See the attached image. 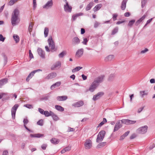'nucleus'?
I'll list each match as a JSON object with an SVG mask.
<instances>
[{
    "mask_svg": "<svg viewBox=\"0 0 155 155\" xmlns=\"http://www.w3.org/2000/svg\"><path fill=\"white\" fill-rule=\"evenodd\" d=\"M43 122L42 120H40L37 122V124L38 125L42 126L43 125Z\"/></svg>",
    "mask_w": 155,
    "mask_h": 155,
    "instance_id": "44",
    "label": "nucleus"
},
{
    "mask_svg": "<svg viewBox=\"0 0 155 155\" xmlns=\"http://www.w3.org/2000/svg\"><path fill=\"white\" fill-rule=\"evenodd\" d=\"M72 8L71 6L69 5L68 2H66V4L64 5V11L68 12H71L72 11Z\"/></svg>",
    "mask_w": 155,
    "mask_h": 155,
    "instance_id": "10",
    "label": "nucleus"
},
{
    "mask_svg": "<svg viewBox=\"0 0 155 155\" xmlns=\"http://www.w3.org/2000/svg\"><path fill=\"white\" fill-rule=\"evenodd\" d=\"M49 32V29L47 27H45L44 29V35L45 37H46L48 35Z\"/></svg>",
    "mask_w": 155,
    "mask_h": 155,
    "instance_id": "34",
    "label": "nucleus"
},
{
    "mask_svg": "<svg viewBox=\"0 0 155 155\" xmlns=\"http://www.w3.org/2000/svg\"><path fill=\"white\" fill-rule=\"evenodd\" d=\"M147 126L145 125L138 128L137 130V132L139 134H143L146 133L147 131Z\"/></svg>",
    "mask_w": 155,
    "mask_h": 155,
    "instance_id": "5",
    "label": "nucleus"
},
{
    "mask_svg": "<svg viewBox=\"0 0 155 155\" xmlns=\"http://www.w3.org/2000/svg\"><path fill=\"white\" fill-rule=\"evenodd\" d=\"M51 112H52L51 111H50V112H49L48 111H45V112H44V115H45L46 117H48L51 116Z\"/></svg>",
    "mask_w": 155,
    "mask_h": 155,
    "instance_id": "35",
    "label": "nucleus"
},
{
    "mask_svg": "<svg viewBox=\"0 0 155 155\" xmlns=\"http://www.w3.org/2000/svg\"><path fill=\"white\" fill-rule=\"evenodd\" d=\"M59 140L55 138H52L50 140L51 143L54 144H58L59 142Z\"/></svg>",
    "mask_w": 155,
    "mask_h": 155,
    "instance_id": "25",
    "label": "nucleus"
},
{
    "mask_svg": "<svg viewBox=\"0 0 155 155\" xmlns=\"http://www.w3.org/2000/svg\"><path fill=\"white\" fill-rule=\"evenodd\" d=\"M38 111L39 112L42 114H44V112H45V111L42 109L39 108H38Z\"/></svg>",
    "mask_w": 155,
    "mask_h": 155,
    "instance_id": "52",
    "label": "nucleus"
},
{
    "mask_svg": "<svg viewBox=\"0 0 155 155\" xmlns=\"http://www.w3.org/2000/svg\"><path fill=\"white\" fill-rule=\"evenodd\" d=\"M148 49H147V48H145L144 50L141 51L140 53L141 54L144 53H146V52H147V51H148Z\"/></svg>",
    "mask_w": 155,
    "mask_h": 155,
    "instance_id": "58",
    "label": "nucleus"
},
{
    "mask_svg": "<svg viewBox=\"0 0 155 155\" xmlns=\"http://www.w3.org/2000/svg\"><path fill=\"white\" fill-rule=\"evenodd\" d=\"M37 6L36 0H33V9H35Z\"/></svg>",
    "mask_w": 155,
    "mask_h": 155,
    "instance_id": "46",
    "label": "nucleus"
},
{
    "mask_svg": "<svg viewBox=\"0 0 155 155\" xmlns=\"http://www.w3.org/2000/svg\"><path fill=\"white\" fill-rule=\"evenodd\" d=\"M38 54L41 58H45V51H43L40 48H38Z\"/></svg>",
    "mask_w": 155,
    "mask_h": 155,
    "instance_id": "16",
    "label": "nucleus"
},
{
    "mask_svg": "<svg viewBox=\"0 0 155 155\" xmlns=\"http://www.w3.org/2000/svg\"><path fill=\"white\" fill-rule=\"evenodd\" d=\"M8 79L7 78L2 79L0 80V87L8 82Z\"/></svg>",
    "mask_w": 155,
    "mask_h": 155,
    "instance_id": "20",
    "label": "nucleus"
},
{
    "mask_svg": "<svg viewBox=\"0 0 155 155\" xmlns=\"http://www.w3.org/2000/svg\"><path fill=\"white\" fill-rule=\"evenodd\" d=\"M84 52V49L81 48L78 49L76 53V55L78 57H80L83 55Z\"/></svg>",
    "mask_w": 155,
    "mask_h": 155,
    "instance_id": "18",
    "label": "nucleus"
},
{
    "mask_svg": "<svg viewBox=\"0 0 155 155\" xmlns=\"http://www.w3.org/2000/svg\"><path fill=\"white\" fill-rule=\"evenodd\" d=\"M94 3L93 2H90L86 7L85 10L87 11L90 10L94 5Z\"/></svg>",
    "mask_w": 155,
    "mask_h": 155,
    "instance_id": "24",
    "label": "nucleus"
},
{
    "mask_svg": "<svg viewBox=\"0 0 155 155\" xmlns=\"http://www.w3.org/2000/svg\"><path fill=\"white\" fill-rule=\"evenodd\" d=\"M130 15V13L129 12H126L124 14V16L126 17H129Z\"/></svg>",
    "mask_w": 155,
    "mask_h": 155,
    "instance_id": "61",
    "label": "nucleus"
},
{
    "mask_svg": "<svg viewBox=\"0 0 155 155\" xmlns=\"http://www.w3.org/2000/svg\"><path fill=\"white\" fill-rule=\"evenodd\" d=\"M104 94V93L103 92H100L98 93L97 94L94 96L93 100L95 101L99 99H100L101 97H102Z\"/></svg>",
    "mask_w": 155,
    "mask_h": 155,
    "instance_id": "9",
    "label": "nucleus"
},
{
    "mask_svg": "<svg viewBox=\"0 0 155 155\" xmlns=\"http://www.w3.org/2000/svg\"><path fill=\"white\" fill-rule=\"evenodd\" d=\"M118 31V28L117 27H116L115 28H114L113 30L112 33L111 35H113L116 34Z\"/></svg>",
    "mask_w": 155,
    "mask_h": 155,
    "instance_id": "40",
    "label": "nucleus"
},
{
    "mask_svg": "<svg viewBox=\"0 0 155 155\" xmlns=\"http://www.w3.org/2000/svg\"><path fill=\"white\" fill-rule=\"evenodd\" d=\"M100 24V23L97 21H95L94 25V27L95 28H97Z\"/></svg>",
    "mask_w": 155,
    "mask_h": 155,
    "instance_id": "47",
    "label": "nucleus"
},
{
    "mask_svg": "<svg viewBox=\"0 0 155 155\" xmlns=\"http://www.w3.org/2000/svg\"><path fill=\"white\" fill-rule=\"evenodd\" d=\"M61 65V62L58 61L54 64L51 67V70H54L56 69L59 68Z\"/></svg>",
    "mask_w": 155,
    "mask_h": 155,
    "instance_id": "11",
    "label": "nucleus"
},
{
    "mask_svg": "<svg viewBox=\"0 0 155 155\" xmlns=\"http://www.w3.org/2000/svg\"><path fill=\"white\" fill-rule=\"evenodd\" d=\"M4 62L5 63H6L7 61L8 58L5 55H4Z\"/></svg>",
    "mask_w": 155,
    "mask_h": 155,
    "instance_id": "62",
    "label": "nucleus"
},
{
    "mask_svg": "<svg viewBox=\"0 0 155 155\" xmlns=\"http://www.w3.org/2000/svg\"><path fill=\"white\" fill-rule=\"evenodd\" d=\"M51 116L52 117L54 120L55 121H57L59 119V118L58 117V116L55 114L53 112H51Z\"/></svg>",
    "mask_w": 155,
    "mask_h": 155,
    "instance_id": "32",
    "label": "nucleus"
},
{
    "mask_svg": "<svg viewBox=\"0 0 155 155\" xmlns=\"http://www.w3.org/2000/svg\"><path fill=\"white\" fill-rule=\"evenodd\" d=\"M135 22V20L133 19L129 21L128 24V26L131 27L134 23Z\"/></svg>",
    "mask_w": 155,
    "mask_h": 155,
    "instance_id": "37",
    "label": "nucleus"
},
{
    "mask_svg": "<svg viewBox=\"0 0 155 155\" xmlns=\"http://www.w3.org/2000/svg\"><path fill=\"white\" fill-rule=\"evenodd\" d=\"M84 147L86 149H89L92 147V141L90 139H87L84 143Z\"/></svg>",
    "mask_w": 155,
    "mask_h": 155,
    "instance_id": "7",
    "label": "nucleus"
},
{
    "mask_svg": "<svg viewBox=\"0 0 155 155\" xmlns=\"http://www.w3.org/2000/svg\"><path fill=\"white\" fill-rule=\"evenodd\" d=\"M78 16L77 14H75V15H73L72 16V19L73 20L75 21L77 18Z\"/></svg>",
    "mask_w": 155,
    "mask_h": 155,
    "instance_id": "55",
    "label": "nucleus"
},
{
    "mask_svg": "<svg viewBox=\"0 0 155 155\" xmlns=\"http://www.w3.org/2000/svg\"><path fill=\"white\" fill-rule=\"evenodd\" d=\"M8 153L7 150H5L3 152L2 155H8Z\"/></svg>",
    "mask_w": 155,
    "mask_h": 155,
    "instance_id": "60",
    "label": "nucleus"
},
{
    "mask_svg": "<svg viewBox=\"0 0 155 155\" xmlns=\"http://www.w3.org/2000/svg\"><path fill=\"white\" fill-rule=\"evenodd\" d=\"M55 107L57 110L59 111L62 112L64 111V108L60 105H56Z\"/></svg>",
    "mask_w": 155,
    "mask_h": 155,
    "instance_id": "27",
    "label": "nucleus"
},
{
    "mask_svg": "<svg viewBox=\"0 0 155 155\" xmlns=\"http://www.w3.org/2000/svg\"><path fill=\"white\" fill-rule=\"evenodd\" d=\"M33 26V24L31 22H30L29 24V27L28 29V31L29 32L30 34H31V32L32 30V28Z\"/></svg>",
    "mask_w": 155,
    "mask_h": 155,
    "instance_id": "33",
    "label": "nucleus"
},
{
    "mask_svg": "<svg viewBox=\"0 0 155 155\" xmlns=\"http://www.w3.org/2000/svg\"><path fill=\"white\" fill-rule=\"evenodd\" d=\"M80 40L77 37H74L72 40V44L73 45L78 44L80 43Z\"/></svg>",
    "mask_w": 155,
    "mask_h": 155,
    "instance_id": "15",
    "label": "nucleus"
},
{
    "mask_svg": "<svg viewBox=\"0 0 155 155\" xmlns=\"http://www.w3.org/2000/svg\"><path fill=\"white\" fill-rule=\"evenodd\" d=\"M106 144V142H102L100 143L97 146V147L99 148H100L102 147H103L104 145H105Z\"/></svg>",
    "mask_w": 155,
    "mask_h": 155,
    "instance_id": "43",
    "label": "nucleus"
},
{
    "mask_svg": "<svg viewBox=\"0 0 155 155\" xmlns=\"http://www.w3.org/2000/svg\"><path fill=\"white\" fill-rule=\"evenodd\" d=\"M56 99L58 101H64L68 99V97L66 96H58Z\"/></svg>",
    "mask_w": 155,
    "mask_h": 155,
    "instance_id": "22",
    "label": "nucleus"
},
{
    "mask_svg": "<svg viewBox=\"0 0 155 155\" xmlns=\"http://www.w3.org/2000/svg\"><path fill=\"white\" fill-rule=\"evenodd\" d=\"M30 136L31 137L40 138L43 137L44 135L43 134L38 133L35 134H31Z\"/></svg>",
    "mask_w": 155,
    "mask_h": 155,
    "instance_id": "19",
    "label": "nucleus"
},
{
    "mask_svg": "<svg viewBox=\"0 0 155 155\" xmlns=\"http://www.w3.org/2000/svg\"><path fill=\"white\" fill-rule=\"evenodd\" d=\"M56 76V74L55 73H51L49 74L45 78V79H49L53 78Z\"/></svg>",
    "mask_w": 155,
    "mask_h": 155,
    "instance_id": "17",
    "label": "nucleus"
},
{
    "mask_svg": "<svg viewBox=\"0 0 155 155\" xmlns=\"http://www.w3.org/2000/svg\"><path fill=\"white\" fill-rule=\"evenodd\" d=\"M47 146V144H43L41 146V148L44 150H45L46 149V147Z\"/></svg>",
    "mask_w": 155,
    "mask_h": 155,
    "instance_id": "54",
    "label": "nucleus"
},
{
    "mask_svg": "<svg viewBox=\"0 0 155 155\" xmlns=\"http://www.w3.org/2000/svg\"><path fill=\"white\" fill-rule=\"evenodd\" d=\"M24 106L29 109L32 108H33L32 105L29 104L24 105Z\"/></svg>",
    "mask_w": 155,
    "mask_h": 155,
    "instance_id": "49",
    "label": "nucleus"
},
{
    "mask_svg": "<svg viewBox=\"0 0 155 155\" xmlns=\"http://www.w3.org/2000/svg\"><path fill=\"white\" fill-rule=\"evenodd\" d=\"M120 121V122L123 124L127 125L133 124H135L136 122V121L135 120H132L129 119H122Z\"/></svg>",
    "mask_w": 155,
    "mask_h": 155,
    "instance_id": "8",
    "label": "nucleus"
},
{
    "mask_svg": "<svg viewBox=\"0 0 155 155\" xmlns=\"http://www.w3.org/2000/svg\"><path fill=\"white\" fill-rule=\"evenodd\" d=\"M23 123H24V125H26L28 123V119L27 118H25L24 119V120H23Z\"/></svg>",
    "mask_w": 155,
    "mask_h": 155,
    "instance_id": "51",
    "label": "nucleus"
},
{
    "mask_svg": "<svg viewBox=\"0 0 155 155\" xmlns=\"http://www.w3.org/2000/svg\"><path fill=\"white\" fill-rule=\"evenodd\" d=\"M141 96L143 97L144 95H147L148 94L147 93H145V91H141L140 92Z\"/></svg>",
    "mask_w": 155,
    "mask_h": 155,
    "instance_id": "41",
    "label": "nucleus"
},
{
    "mask_svg": "<svg viewBox=\"0 0 155 155\" xmlns=\"http://www.w3.org/2000/svg\"><path fill=\"white\" fill-rule=\"evenodd\" d=\"M105 131L104 130L101 131L98 134L96 139V142L97 143H99L103 140L105 134Z\"/></svg>",
    "mask_w": 155,
    "mask_h": 155,
    "instance_id": "3",
    "label": "nucleus"
},
{
    "mask_svg": "<svg viewBox=\"0 0 155 155\" xmlns=\"http://www.w3.org/2000/svg\"><path fill=\"white\" fill-rule=\"evenodd\" d=\"M118 16L117 14L115 13L113 14V19L114 21H115L117 20V18Z\"/></svg>",
    "mask_w": 155,
    "mask_h": 155,
    "instance_id": "45",
    "label": "nucleus"
},
{
    "mask_svg": "<svg viewBox=\"0 0 155 155\" xmlns=\"http://www.w3.org/2000/svg\"><path fill=\"white\" fill-rule=\"evenodd\" d=\"M49 97V96L48 95H47V96L44 97L42 98H41V99L43 100L46 101L48 99Z\"/></svg>",
    "mask_w": 155,
    "mask_h": 155,
    "instance_id": "57",
    "label": "nucleus"
},
{
    "mask_svg": "<svg viewBox=\"0 0 155 155\" xmlns=\"http://www.w3.org/2000/svg\"><path fill=\"white\" fill-rule=\"evenodd\" d=\"M13 38L16 43H18L19 41V36L17 35H14Z\"/></svg>",
    "mask_w": 155,
    "mask_h": 155,
    "instance_id": "39",
    "label": "nucleus"
},
{
    "mask_svg": "<svg viewBox=\"0 0 155 155\" xmlns=\"http://www.w3.org/2000/svg\"><path fill=\"white\" fill-rule=\"evenodd\" d=\"M136 137V135L135 134H132L130 137V139H133L134 138Z\"/></svg>",
    "mask_w": 155,
    "mask_h": 155,
    "instance_id": "59",
    "label": "nucleus"
},
{
    "mask_svg": "<svg viewBox=\"0 0 155 155\" xmlns=\"http://www.w3.org/2000/svg\"><path fill=\"white\" fill-rule=\"evenodd\" d=\"M84 104L82 101H80L72 104V106L75 107H79L82 106Z\"/></svg>",
    "mask_w": 155,
    "mask_h": 155,
    "instance_id": "14",
    "label": "nucleus"
},
{
    "mask_svg": "<svg viewBox=\"0 0 155 155\" xmlns=\"http://www.w3.org/2000/svg\"><path fill=\"white\" fill-rule=\"evenodd\" d=\"M19 105L18 104H15L12 108L11 110L12 118L13 119H15V113L17 109L18 108Z\"/></svg>",
    "mask_w": 155,
    "mask_h": 155,
    "instance_id": "6",
    "label": "nucleus"
},
{
    "mask_svg": "<svg viewBox=\"0 0 155 155\" xmlns=\"http://www.w3.org/2000/svg\"><path fill=\"white\" fill-rule=\"evenodd\" d=\"M71 149V147L69 146L66 147L64 148L61 151V153H64L65 152L70 150Z\"/></svg>",
    "mask_w": 155,
    "mask_h": 155,
    "instance_id": "31",
    "label": "nucleus"
},
{
    "mask_svg": "<svg viewBox=\"0 0 155 155\" xmlns=\"http://www.w3.org/2000/svg\"><path fill=\"white\" fill-rule=\"evenodd\" d=\"M114 58V55H110L107 57L105 58V60L106 61H111Z\"/></svg>",
    "mask_w": 155,
    "mask_h": 155,
    "instance_id": "28",
    "label": "nucleus"
},
{
    "mask_svg": "<svg viewBox=\"0 0 155 155\" xmlns=\"http://www.w3.org/2000/svg\"><path fill=\"white\" fill-rule=\"evenodd\" d=\"M155 147V144H153L152 145H150L149 147V149L150 150L152 149L153 148Z\"/></svg>",
    "mask_w": 155,
    "mask_h": 155,
    "instance_id": "64",
    "label": "nucleus"
},
{
    "mask_svg": "<svg viewBox=\"0 0 155 155\" xmlns=\"http://www.w3.org/2000/svg\"><path fill=\"white\" fill-rule=\"evenodd\" d=\"M88 40L87 39V38H84V39L83 41L82 42V43L85 45H87V43L88 42Z\"/></svg>",
    "mask_w": 155,
    "mask_h": 155,
    "instance_id": "50",
    "label": "nucleus"
},
{
    "mask_svg": "<svg viewBox=\"0 0 155 155\" xmlns=\"http://www.w3.org/2000/svg\"><path fill=\"white\" fill-rule=\"evenodd\" d=\"M82 68V67L80 66H78L76 67L75 68L72 70V72L74 73L76 71H79Z\"/></svg>",
    "mask_w": 155,
    "mask_h": 155,
    "instance_id": "36",
    "label": "nucleus"
},
{
    "mask_svg": "<svg viewBox=\"0 0 155 155\" xmlns=\"http://www.w3.org/2000/svg\"><path fill=\"white\" fill-rule=\"evenodd\" d=\"M6 94L4 93L0 94V99L2 97H4L6 95Z\"/></svg>",
    "mask_w": 155,
    "mask_h": 155,
    "instance_id": "56",
    "label": "nucleus"
},
{
    "mask_svg": "<svg viewBox=\"0 0 155 155\" xmlns=\"http://www.w3.org/2000/svg\"><path fill=\"white\" fill-rule=\"evenodd\" d=\"M53 4V1L52 0L48 1L47 3L43 6V8L45 9H48L51 8Z\"/></svg>",
    "mask_w": 155,
    "mask_h": 155,
    "instance_id": "12",
    "label": "nucleus"
},
{
    "mask_svg": "<svg viewBox=\"0 0 155 155\" xmlns=\"http://www.w3.org/2000/svg\"><path fill=\"white\" fill-rule=\"evenodd\" d=\"M101 4H99L95 6V7L93 8V10L94 12H96L97 11L99 10L101 7H102Z\"/></svg>",
    "mask_w": 155,
    "mask_h": 155,
    "instance_id": "29",
    "label": "nucleus"
},
{
    "mask_svg": "<svg viewBox=\"0 0 155 155\" xmlns=\"http://www.w3.org/2000/svg\"><path fill=\"white\" fill-rule=\"evenodd\" d=\"M147 0H142L141 1L142 7L143 8L147 2Z\"/></svg>",
    "mask_w": 155,
    "mask_h": 155,
    "instance_id": "48",
    "label": "nucleus"
},
{
    "mask_svg": "<svg viewBox=\"0 0 155 155\" xmlns=\"http://www.w3.org/2000/svg\"><path fill=\"white\" fill-rule=\"evenodd\" d=\"M121 127L120 121L119 120L116 124L113 131L114 132L118 130Z\"/></svg>",
    "mask_w": 155,
    "mask_h": 155,
    "instance_id": "13",
    "label": "nucleus"
},
{
    "mask_svg": "<svg viewBox=\"0 0 155 155\" xmlns=\"http://www.w3.org/2000/svg\"><path fill=\"white\" fill-rule=\"evenodd\" d=\"M19 11L18 9H15L12 15L11 21L12 25L15 26L18 25L20 21Z\"/></svg>",
    "mask_w": 155,
    "mask_h": 155,
    "instance_id": "2",
    "label": "nucleus"
},
{
    "mask_svg": "<svg viewBox=\"0 0 155 155\" xmlns=\"http://www.w3.org/2000/svg\"><path fill=\"white\" fill-rule=\"evenodd\" d=\"M34 72L32 71L28 76L26 78V81L27 82H28L30 79L31 78L34 74Z\"/></svg>",
    "mask_w": 155,
    "mask_h": 155,
    "instance_id": "30",
    "label": "nucleus"
},
{
    "mask_svg": "<svg viewBox=\"0 0 155 155\" xmlns=\"http://www.w3.org/2000/svg\"><path fill=\"white\" fill-rule=\"evenodd\" d=\"M127 0H123L121 6V8L123 10H124L125 9L126 7V3L127 2Z\"/></svg>",
    "mask_w": 155,
    "mask_h": 155,
    "instance_id": "23",
    "label": "nucleus"
},
{
    "mask_svg": "<svg viewBox=\"0 0 155 155\" xmlns=\"http://www.w3.org/2000/svg\"><path fill=\"white\" fill-rule=\"evenodd\" d=\"M18 0H10L8 3L9 5L11 6L13 5L14 3L17 2Z\"/></svg>",
    "mask_w": 155,
    "mask_h": 155,
    "instance_id": "42",
    "label": "nucleus"
},
{
    "mask_svg": "<svg viewBox=\"0 0 155 155\" xmlns=\"http://www.w3.org/2000/svg\"><path fill=\"white\" fill-rule=\"evenodd\" d=\"M48 41L49 47L51 48V50L55 51V50H54L55 47V43L51 36L49 37Z\"/></svg>",
    "mask_w": 155,
    "mask_h": 155,
    "instance_id": "4",
    "label": "nucleus"
},
{
    "mask_svg": "<svg viewBox=\"0 0 155 155\" xmlns=\"http://www.w3.org/2000/svg\"><path fill=\"white\" fill-rule=\"evenodd\" d=\"M146 17V15H143L139 19L136 21L135 24V25L136 26H138L145 18Z\"/></svg>",
    "mask_w": 155,
    "mask_h": 155,
    "instance_id": "21",
    "label": "nucleus"
},
{
    "mask_svg": "<svg viewBox=\"0 0 155 155\" xmlns=\"http://www.w3.org/2000/svg\"><path fill=\"white\" fill-rule=\"evenodd\" d=\"M5 39V38L2 35H0V41L3 42L4 41Z\"/></svg>",
    "mask_w": 155,
    "mask_h": 155,
    "instance_id": "53",
    "label": "nucleus"
},
{
    "mask_svg": "<svg viewBox=\"0 0 155 155\" xmlns=\"http://www.w3.org/2000/svg\"><path fill=\"white\" fill-rule=\"evenodd\" d=\"M66 54V51H63L59 54L58 56L60 58H62Z\"/></svg>",
    "mask_w": 155,
    "mask_h": 155,
    "instance_id": "38",
    "label": "nucleus"
},
{
    "mask_svg": "<svg viewBox=\"0 0 155 155\" xmlns=\"http://www.w3.org/2000/svg\"><path fill=\"white\" fill-rule=\"evenodd\" d=\"M105 76L102 75L95 78L89 87V91L91 92H94L99 85L100 83L103 82Z\"/></svg>",
    "mask_w": 155,
    "mask_h": 155,
    "instance_id": "1",
    "label": "nucleus"
},
{
    "mask_svg": "<svg viewBox=\"0 0 155 155\" xmlns=\"http://www.w3.org/2000/svg\"><path fill=\"white\" fill-rule=\"evenodd\" d=\"M81 76L84 80H86L87 79V76L85 75L84 74H82Z\"/></svg>",
    "mask_w": 155,
    "mask_h": 155,
    "instance_id": "63",
    "label": "nucleus"
},
{
    "mask_svg": "<svg viewBox=\"0 0 155 155\" xmlns=\"http://www.w3.org/2000/svg\"><path fill=\"white\" fill-rule=\"evenodd\" d=\"M61 84L60 82H57L51 86V90H53L55 87H59L61 85Z\"/></svg>",
    "mask_w": 155,
    "mask_h": 155,
    "instance_id": "26",
    "label": "nucleus"
}]
</instances>
